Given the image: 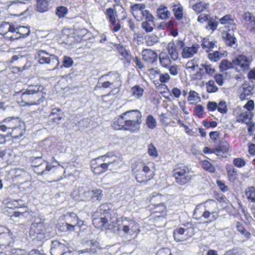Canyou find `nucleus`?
I'll return each mask as SVG.
<instances>
[{
    "instance_id": "f257e3e1",
    "label": "nucleus",
    "mask_w": 255,
    "mask_h": 255,
    "mask_svg": "<svg viewBox=\"0 0 255 255\" xmlns=\"http://www.w3.org/2000/svg\"><path fill=\"white\" fill-rule=\"evenodd\" d=\"M132 171L138 182L147 181L154 175L155 164L152 162H138L134 164Z\"/></svg>"
},
{
    "instance_id": "f03ea898",
    "label": "nucleus",
    "mask_w": 255,
    "mask_h": 255,
    "mask_svg": "<svg viewBox=\"0 0 255 255\" xmlns=\"http://www.w3.org/2000/svg\"><path fill=\"white\" fill-rule=\"evenodd\" d=\"M175 182L180 185H185L191 178L190 169L186 166L179 164L174 166L172 171Z\"/></svg>"
},
{
    "instance_id": "7ed1b4c3",
    "label": "nucleus",
    "mask_w": 255,
    "mask_h": 255,
    "mask_svg": "<svg viewBox=\"0 0 255 255\" xmlns=\"http://www.w3.org/2000/svg\"><path fill=\"white\" fill-rule=\"evenodd\" d=\"M38 61L40 64H49L51 66V69L54 70L57 68L59 65L58 57L54 54H50L45 50H39L37 52Z\"/></svg>"
},
{
    "instance_id": "20e7f679",
    "label": "nucleus",
    "mask_w": 255,
    "mask_h": 255,
    "mask_svg": "<svg viewBox=\"0 0 255 255\" xmlns=\"http://www.w3.org/2000/svg\"><path fill=\"white\" fill-rule=\"evenodd\" d=\"M132 15L137 21H141L145 19L149 20L152 18V15L148 10L145 9V5L143 3H136L130 6Z\"/></svg>"
},
{
    "instance_id": "39448f33",
    "label": "nucleus",
    "mask_w": 255,
    "mask_h": 255,
    "mask_svg": "<svg viewBox=\"0 0 255 255\" xmlns=\"http://www.w3.org/2000/svg\"><path fill=\"white\" fill-rule=\"evenodd\" d=\"M99 160H103L110 170L116 169L119 167L122 163V160L120 157L117 156L113 152H109L107 154L98 157Z\"/></svg>"
},
{
    "instance_id": "423d86ee",
    "label": "nucleus",
    "mask_w": 255,
    "mask_h": 255,
    "mask_svg": "<svg viewBox=\"0 0 255 255\" xmlns=\"http://www.w3.org/2000/svg\"><path fill=\"white\" fill-rule=\"evenodd\" d=\"M15 120H8L5 121L4 124L0 126V130L3 132H7L10 134L12 137L15 138L21 137L22 135L21 129L14 125Z\"/></svg>"
},
{
    "instance_id": "0eeeda50",
    "label": "nucleus",
    "mask_w": 255,
    "mask_h": 255,
    "mask_svg": "<svg viewBox=\"0 0 255 255\" xmlns=\"http://www.w3.org/2000/svg\"><path fill=\"white\" fill-rule=\"evenodd\" d=\"M46 227L43 223H33L30 227L29 235L32 239L42 240L45 238Z\"/></svg>"
},
{
    "instance_id": "6e6552de",
    "label": "nucleus",
    "mask_w": 255,
    "mask_h": 255,
    "mask_svg": "<svg viewBox=\"0 0 255 255\" xmlns=\"http://www.w3.org/2000/svg\"><path fill=\"white\" fill-rule=\"evenodd\" d=\"M122 230L126 235L136 237L140 230L139 225L133 220L123 221Z\"/></svg>"
},
{
    "instance_id": "1a4fd4ad",
    "label": "nucleus",
    "mask_w": 255,
    "mask_h": 255,
    "mask_svg": "<svg viewBox=\"0 0 255 255\" xmlns=\"http://www.w3.org/2000/svg\"><path fill=\"white\" fill-rule=\"evenodd\" d=\"M38 88L34 87V86H29L27 89L23 92L21 95V103H23V106L35 105V103L33 102L34 92L37 91Z\"/></svg>"
},
{
    "instance_id": "9d476101",
    "label": "nucleus",
    "mask_w": 255,
    "mask_h": 255,
    "mask_svg": "<svg viewBox=\"0 0 255 255\" xmlns=\"http://www.w3.org/2000/svg\"><path fill=\"white\" fill-rule=\"evenodd\" d=\"M193 233V229L192 228L184 229L179 228L174 231L173 236L175 240L177 242H182L187 240L190 237Z\"/></svg>"
},
{
    "instance_id": "9b49d317",
    "label": "nucleus",
    "mask_w": 255,
    "mask_h": 255,
    "mask_svg": "<svg viewBox=\"0 0 255 255\" xmlns=\"http://www.w3.org/2000/svg\"><path fill=\"white\" fill-rule=\"evenodd\" d=\"M12 241L11 232L8 229L0 226V245L5 247L8 246Z\"/></svg>"
},
{
    "instance_id": "f8f14e48",
    "label": "nucleus",
    "mask_w": 255,
    "mask_h": 255,
    "mask_svg": "<svg viewBox=\"0 0 255 255\" xmlns=\"http://www.w3.org/2000/svg\"><path fill=\"white\" fill-rule=\"evenodd\" d=\"M233 65L237 71H244L249 68V61L246 56L239 55L233 60Z\"/></svg>"
},
{
    "instance_id": "ddd939ff",
    "label": "nucleus",
    "mask_w": 255,
    "mask_h": 255,
    "mask_svg": "<svg viewBox=\"0 0 255 255\" xmlns=\"http://www.w3.org/2000/svg\"><path fill=\"white\" fill-rule=\"evenodd\" d=\"M30 29L27 26H19L18 27H14V30H13L12 34L11 33H8L6 35L8 39L15 40L17 39L20 37L27 36L30 33Z\"/></svg>"
},
{
    "instance_id": "4468645a",
    "label": "nucleus",
    "mask_w": 255,
    "mask_h": 255,
    "mask_svg": "<svg viewBox=\"0 0 255 255\" xmlns=\"http://www.w3.org/2000/svg\"><path fill=\"white\" fill-rule=\"evenodd\" d=\"M91 167L93 172L96 174H102L107 170H109L104 162L103 160H99L98 157L92 160Z\"/></svg>"
},
{
    "instance_id": "2eb2a0df",
    "label": "nucleus",
    "mask_w": 255,
    "mask_h": 255,
    "mask_svg": "<svg viewBox=\"0 0 255 255\" xmlns=\"http://www.w3.org/2000/svg\"><path fill=\"white\" fill-rule=\"evenodd\" d=\"M162 196L160 194H157L155 196H153L151 199V202L152 203L154 204L155 207L154 208V213H161L159 216H164L166 214V208L165 205L163 203H160L155 204V202L156 201L161 200Z\"/></svg>"
},
{
    "instance_id": "dca6fc26",
    "label": "nucleus",
    "mask_w": 255,
    "mask_h": 255,
    "mask_svg": "<svg viewBox=\"0 0 255 255\" xmlns=\"http://www.w3.org/2000/svg\"><path fill=\"white\" fill-rule=\"evenodd\" d=\"M142 59L147 63L154 64L156 63L158 58L157 53L150 49H144L141 52Z\"/></svg>"
},
{
    "instance_id": "f3484780",
    "label": "nucleus",
    "mask_w": 255,
    "mask_h": 255,
    "mask_svg": "<svg viewBox=\"0 0 255 255\" xmlns=\"http://www.w3.org/2000/svg\"><path fill=\"white\" fill-rule=\"evenodd\" d=\"M65 245L55 240L52 242L51 248V254L52 255H63L66 252Z\"/></svg>"
},
{
    "instance_id": "a211bd4d",
    "label": "nucleus",
    "mask_w": 255,
    "mask_h": 255,
    "mask_svg": "<svg viewBox=\"0 0 255 255\" xmlns=\"http://www.w3.org/2000/svg\"><path fill=\"white\" fill-rule=\"evenodd\" d=\"M123 114L126 120L137 121L138 123H142V115L137 110L128 111L124 113Z\"/></svg>"
},
{
    "instance_id": "6ab92c4d",
    "label": "nucleus",
    "mask_w": 255,
    "mask_h": 255,
    "mask_svg": "<svg viewBox=\"0 0 255 255\" xmlns=\"http://www.w3.org/2000/svg\"><path fill=\"white\" fill-rule=\"evenodd\" d=\"M199 48L200 46L197 43L193 44L191 47H185L182 50V57L183 58H191L198 53Z\"/></svg>"
},
{
    "instance_id": "aec40b11",
    "label": "nucleus",
    "mask_w": 255,
    "mask_h": 255,
    "mask_svg": "<svg viewBox=\"0 0 255 255\" xmlns=\"http://www.w3.org/2000/svg\"><path fill=\"white\" fill-rule=\"evenodd\" d=\"M34 87L38 88V90L34 92L33 102L35 103V105H38L44 101L46 92L45 89L42 86L34 85Z\"/></svg>"
},
{
    "instance_id": "412c9836",
    "label": "nucleus",
    "mask_w": 255,
    "mask_h": 255,
    "mask_svg": "<svg viewBox=\"0 0 255 255\" xmlns=\"http://www.w3.org/2000/svg\"><path fill=\"white\" fill-rule=\"evenodd\" d=\"M217 206V203L214 200H209L206 202L205 208L206 210L203 213L201 218L203 217L205 219H208L211 214L215 212V208Z\"/></svg>"
},
{
    "instance_id": "4be33fe9",
    "label": "nucleus",
    "mask_w": 255,
    "mask_h": 255,
    "mask_svg": "<svg viewBox=\"0 0 255 255\" xmlns=\"http://www.w3.org/2000/svg\"><path fill=\"white\" fill-rule=\"evenodd\" d=\"M107 80L114 86V89L118 88L122 85L121 78L118 73H110L107 75Z\"/></svg>"
},
{
    "instance_id": "5701e85b",
    "label": "nucleus",
    "mask_w": 255,
    "mask_h": 255,
    "mask_svg": "<svg viewBox=\"0 0 255 255\" xmlns=\"http://www.w3.org/2000/svg\"><path fill=\"white\" fill-rule=\"evenodd\" d=\"M141 123H138L137 121L131 120H126L125 125V130L129 131L131 132L136 133L140 129V125Z\"/></svg>"
},
{
    "instance_id": "b1692460",
    "label": "nucleus",
    "mask_w": 255,
    "mask_h": 255,
    "mask_svg": "<svg viewBox=\"0 0 255 255\" xmlns=\"http://www.w3.org/2000/svg\"><path fill=\"white\" fill-rule=\"evenodd\" d=\"M201 45L207 52H209L215 48L217 47V41H210L209 39L205 38L203 39Z\"/></svg>"
},
{
    "instance_id": "393cba45",
    "label": "nucleus",
    "mask_w": 255,
    "mask_h": 255,
    "mask_svg": "<svg viewBox=\"0 0 255 255\" xmlns=\"http://www.w3.org/2000/svg\"><path fill=\"white\" fill-rule=\"evenodd\" d=\"M62 117L63 114L61 112V110L59 108L52 109L51 113L50 115V118L54 123L59 124Z\"/></svg>"
},
{
    "instance_id": "a878e982",
    "label": "nucleus",
    "mask_w": 255,
    "mask_h": 255,
    "mask_svg": "<svg viewBox=\"0 0 255 255\" xmlns=\"http://www.w3.org/2000/svg\"><path fill=\"white\" fill-rule=\"evenodd\" d=\"M126 124V119L123 113L117 119H115L113 124V128L117 130H125V125Z\"/></svg>"
},
{
    "instance_id": "bb28decb",
    "label": "nucleus",
    "mask_w": 255,
    "mask_h": 255,
    "mask_svg": "<svg viewBox=\"0 0 255 255\" xmlns=\"http://www.w3.org/2000/svg\"><path fill=\"white\" fill-rule=\"evenodd\" d=\"M14 30V27L8 22H4L0 25V33L3 34L5 38L8 39L7 35L8 33L12 34L13 30Z\"/></svg>"
},
{
    "instance_id": "cd10ccee",
    "label": "nucleus",
    "mask_w": 255,
    "mask_h": 255,
    "mask_svg": "<svg viewBox=\"0 0 255 255\" xmlns=\"http://www.w3.org/2000/svg\"><path fill=\"white\" fill-rule=\"evenodd\" d=\"M36 167L34 169V171L37 174H44L46 173V171H49L51 170V167L48 163L44 161L40 165H35Z\"/></svg>"
},
{
    "instance_id": "c85d7f7f",
    "label": "nucleus",
    "mask_w": 255,
    "mask_h": 255,
    "mask_svg": "<svg viewBox=\"0 0 255 255\" xmlns=\"http://www.w3.org/2000/svg\"><path fill=\"white\" fill-rule=\"evenodd\" d=\"M167 49L171 58L173 60H176L178 58V52L175 48V43L172 41L168 43Z\"/></svg>"
},
{
    "instance_id": "c756f323",
    "label": "nucleus",
    "mask_w": 255,
    "mask_h": 255,
    "mask_svg": "<svg viewBox=\"0 0 255 255\" xmlns=\"http://www.w3.org/2000/svg\"><path fill=\"white\" fill-rule=\"evenodd\" d=\"M93 224L97 228H106L108 226V219L106 217L95 218L93 220Z\"/></svg>"
},
{
    "instance_id": "7c9ffc66",
    "label": "nucleus",
    "mask_w": 255,
    "mask_h": 255,
    "mask_svg": "<svg viewBox=\"0 0 255 255\" xmlns=\"http://www.w3.org/2000/svg\"><path fill=\"white\" fill-rule=\"evenodd\" d=\"M156 13L158 17L161 19L168 18L170 15L167 8L164 5H160L157 9Z\"/></svg>"
},
{
    "instance_id": "2f4dec72",
    "label": "nucleus",
    "mask_w": 255,
    "mask_h": 255,
    "mask_svg": "<svg viewBox=\"0 0 255 255\" xmlns=\"http://www.w3.org/2000/svg\"><path fill=\"white\" fill-rule=\"evenodd\" d=\"M50 0H37V10L39 12H44L48 9Z\"/></svg>"
},
{
    "instance_id": "473e14b6",
    "label": "nucleus",
    "mask_w": 255,
    "mask_h": 255,
    "mask_svg": "<svg viewBox=\"0 0 255 255\" xmlns=\"http://www.w3.org/2000/svg\"><path fill=\"white\" fill-rule=\"evenodd\" d=\"M159 59L161 65L164 67H168L171 64V60L165 52H161L159 55Z\"/></svg>"
},
{
    "instance_id": "72a5a7b5",
    "label": "nucleus",
    "mask_w": 255,
    "mask_h": 255,
    "mask_svg": "<svg viewBox=\"0 0 255 255\" xmlns=\"http://www.w3.org/2000/svg\"><path fill=\"white\" fill-rule=\"evenodd\" d=\"M251 120V115L249 111L242 112L237 117V121L239 123L248 124Z\"/></svg>"
},
{
    "instance_id": "f704fd0d",
    "label": "nucleus",
    "mask_w": 255,
    "mask_h": 255,
    "mask_svg": "<svg viewBox=\"0 0 255 255\" xmlns=\"http://www.w3.org/2000/svg\"><path fill=\"white\" fill-rule=\"evenodd\" d=\"M199 60L197 58H194L189 60L185 65V68L187 70L190 71H195L199 66Z\"/></svg>"
},
{
    "instance_id": "c9c22d12",
    "label": "nucleus",
    "mask_w": 255,
    "mask_h": 255,
    "mask_svg": "<svg viewBox=\"0 0 255 255\" xmlns=\"http://www.w3.org/2000/svg\"><path fill=\"white\" fill-rule=\"evenodd\" d=\"M105 13L108 21L112 24H115L117 17L115 10L112 8H109L106 9Z\"/></svg>"
},
{
    "instance_id": "e433bc0d",
    "label": "nucleus",
    "mask_w": 255,
    "mask_h": 255,
    "mask_svg": "<svg viewBox=\"0 0 255 255\" xmlns=\"http://www.w3.org/2000/svg\"><path fill=\"white\" fill-rule=\"evenodd\" d=\"M143 89L138 85L133 86L130 90L131 95L135 99L140 98L143 96Z\"/></svg>"
},
{
    "instance_id": "4c0bfd02",
    "label": "nucleus",
    "mask_w": 255,
    "mask_h": 255,
    "mask_svg": "<svg viewBox=\"0 0 255 255\" xmlns=\"http://www.w3.org/2000/svg\"><path fill=\"white\" fill-rule=\"evenodd\" d=\"M200 97L198 93L194 91H190L189 92L188 101L191 104H195L200 101Z\"/></svg>"
},
{
    "instance_id": "58836bf2",
    "label": "nucleus",
    "mask_w": 255,
    "mask_h": 255,
    "mask_svg": "<svg viewBox=\"0 0 255 255\" xmlns=\"http://www.w3.org/2000/svg\"><path fill=\"white\" fill-rule=\"evenodd\" d=\"M153 20L154 17L152 16V18L150 21L149 20H146L142 23L141 27L146 32H149L153 30L154 26Z\"/></svg>"
},
{
    "instance_id": "ea45409f",
    "label": "nucleus",
    "mask_w": 255,
    "mask_h": 255,
    "mask_svg": "<svg viewBox=\"0 0 255 255\" xmlns=\"http://www.w3.org/2000/svg\"><path fill=\"white\" fill-rule=\"evenodd\" d=\"M145 124L148 128L153 129L156 127V120L152 115H149L146 117Z\"/></svg>"
},
{
    "instance_id": "a19ab883",
    "label": "nucleus",
    "mask_w": 255,
    "mask_h": 255,
    "mask_svg": "<svg viewBox=\"0 0 255 255\" xmlns=\"http://www.w3.org/2000/svg\"><path fill=\"white\" fill-rule=\"evenodd\" d=\"M242 17L245 21V24L247 27L255 20V16L249 12H245L243 14Z\"/></svg>"
},
{
    "instance_id": "79ce46f5",
    "label": "nucleus",
    "mask_w": 255,
    "mask_h": 255,
    "mask_svg": "<svg viewBox=\"0 0 255 255\" xmlns=\"http://www.w3.org/2000/svg\"><path fill=\"white\" fill-rule=\"evenodd\" d=\"M228 151V147L226 145H221L215 148V154L218 156H226Z\"/></svg>"
},
{
    "instance_id": "37998d69",
    "label": "nucleus",
    "mask_w": 255,
    "mask_h": 255,
    "mask_svg": "<svg viewBox=\"0 0 255 255\" xmlns=\"http://www.w3.org/2000/svg\"><path fill=\"white\" fill-rule=\"evenodd\" d=\"M73 216L71 215L72 217H74L75 219V223H73L74 225H71L69 223H66V226L67 228L69 231H73L74 230L75 226H81L83 225V221L79 219L76 215L73 214Z\"/></svg>"
},
{
    "instance_id": "c03bdc74",
    "label": "nucleus",
    "mask_w": 255,
    "mask_h": 255,
    "mask_svg": "<svg viewBox=\"0 0 255 255\" xmlns=\"http://www.w3.org/2000/svg\"><path fill=\"white\" fill-rule=\"evenodd\" d=\"M208 58L210 60L213 62H217L221 58L223 55L218 51L213 52H208Z\"/></svg>"
},
{
    "instance_id": "a18cd8bd",
    "label": "nucleus",
    "mask_w": 255,
    "mask_h": 255,
    "mask_svg": "<svg viewBox=\"0 0 255 255\" xmlns=\"http://www.w3.org/2000/svg\"><path fill=\"white\" fill-rule=\"evenodd\" d=\"M246 196L252 202H255V189L253 187L248 188L246 190Z\"/></svg>"
},
{
    "instance_id": "49530a36",
    "label": "nucleus",
    "mask_w": 255,
    "mask_h": 255,
    "mask_svg": "<svg viewBox=\"0 0 255 255\" xmlns=\"http://www.w3.org/2000/svg\"><path fill=\"white\" fill-rule=\"evenodd\" d=\"M206 85L207 91L208 93H215L218 90L214 80H209Z\"/></svg>"
},
{
    "instance_id": "de8ad7c7",
    "label": "nucleus",
    "mask_w": 255,
    "mask_h": 255,
    "mask_svg": "<svg viewBox=\"0 0 255 255\" xmlns=\"http://www.w3.org/2000/svg\"><path fill=\"white\" fill-rule=\"evenodd\" d=\"M207 4L203 2L197 3L192 5L193 9L197 13L203 11L204 9H206Z\"/></svg>"
},
{
    "instance_id": "09e8293b",
    "label": "nucleus",
    "mask_w": 255,
    "mask_h": 255,
    "mask_svg": "<svg viewBox=\"0 0 255 255\" xmlns=\"http://www.w3.org/2000/svg\"><path fill=\"white\" fill-rule=\"evenodd\" d=\"M173 11L175 17L179 20L183 16V8L181 5H176L173 7Z\"/></svg>"
},
{
    "instance_id": "8fccbe9b",
    "label": "nucleus",
    "mask_w": 255,
    "mask_h": 255,
    "mask_svg": "<svg viewBox=\"0 0 255 255\" xmlns=\"http://www.w3.org/2000/svg\"><path fill=\"white\" fill-rule=\"evenodd\" d=\"M202 167L206 170L210 172L214 173L215 171V168L209 161L207 160L202 161L201 162Z\"/></svg>"
},
{
    "instance_id": "3c124183",
    "label": "nucleus",
    "mask_w": 255,
    "mask_h": 255,
    "mask_svg": "<svg viewBox=\"0 0 255 255\" xmlns=\"http://www.w3.org/2000/svg\"><path fill=\"white\" fill-rule=\"evenodd\" d=\"M220 67L222 70L224 71L231 68H234L233 65V60L232 62L229 61L227 60H223L221 61Z\"/></svg>"
},
{
    "instance_id": "603ef678",
    "label": "nucleus",
    "mask_w": 255,
    "mask_h": 255,
    "mask_svg": "<svg viewBox=\"0 0 255 255\" xmlns=\"http://www.w3.org/2000/svg\"><path fill=\"white\" fill-rule=\"evenodd\" d=\"M228 177L229 180L234 181L237 177V173L236 169L229 168L227 169Z\"/></svg>"
},
{
    "instance_id": "864d4df0",
    "label": "nucleus",
    "mask_w": 255,
    "mask_h": 255,
    "mask_svg": "<svg viewBox=\"0 0 255 255\" xmlns=\"http://www.w3.org/2000/svg\"><path fill=\"white\" fill-rule=\"evenodd\" d=\"M201 66L205 70L206 73L210 76L213 75L215 73V69L210 64H202Z\"/></svg>"
},
{
    "instance_id": "5fc2aeb1",
    "label": "nucleus",
    "mask_w": 255,
    "mask_h": 255,
    "mask_svg": "<svg viewBox=\"0 0 255 255\" xmlns=\"http://www.w3.org/2000/svg\"><path fill=\"white\" fill-rule=\"evenodd\" d=\"M67 8L65 6H60L57 8L56 13L59 18L64 17L67 13Z\"/></svg>"
},
{
    "instance_id": "6e6d98bb",
    "label": "nucleus",
    "mask_w": 255,
    "mask_h": 255,
    "mask_svg": "<svg viewBox=\"0 0 255 255\" xmlns=\"http://www.w3.org/2000/svg\"><path fill=\"white\" fill-rule=\"evenodd\" d=\"M74 61L72 58L64 56L63 57V66L66 68H70L72 66Z\"/></svg>"
},
{
    "instance_id": "4d7b16f0",
    "label": "nucleus",
    "mask_w": 255,
    "mask_h": 255,
    "mask_svg": "<svg viewBox=\"0 0 255 255\" xmlns=\"http://www.w3.org/2000/svg\"><path fill=\"white\" fill-rule=\"evenodd\" d=\"M217 109L218 111L222 114L226 113L228 110L226 103L224 101L220 102L219 104L217 105Z\"/></svg>"
},
{
    "instance_id": "13d9d810",
    "label": "nucleus",
    "mask_w": 255,
    "mask_h": 255,
    "mask_svg": "<svg viewBox=\"0 0 255 255\" xmlns=\"http://www.w3.org/2000/svg\"><path fill=\"white\" fill-rule=\"evenodd\" d=\"M110 204L105 203L101 205L99 208V211L100 214H108L110 211Z\"/></svg>"
},
{
    "instance_id": "bf43d9fd",
    "label": "nucleus",
    "mask_w": 255,
    "mask_h": 255,
    "mask_svg": "<svg viewBox=\"0 0 255 255\" xmlns=\"http://www.w3.org/2000/svg\"><path fill=\"white\" fill-rule=\"evenodd\" d=\"M146 41L148 45H152L159 41V38L154 35H149L147 36Z\"/></svg>"
},
{
    "instance_id": "052dcab7",
    "label": "nucleus",
    "mask_w": 255,
    "mask_h": 255,
    "mask_svg": "<svg viewBox=\"0 0 255 255\" xmlns=\"http://www.w3.org/2000/svg\"><path fill=\"white\" fill-rule=\"evenodd\" d=\"M220 22L222 24L232 23L233 20L229 15H226L220 19Z\"/></svg>"
},
{
    "instance_id": "680f3d73",
    "label": "nucleus",
    "mask_w": 255,
    "mask_h": 255,
    "mask_svg": "<svg viewBox=\"0 0 255 255\" xmlns=\"http://www.w3.org/2000/svg\"><path fill=\"white\" fill-rule=\"evenodd\" d=\"M233 163L236 166L241 168L245 165L246 162L243 158H237L234 159Z\"/></svg>"
},
{
    "instance_id": "e2e57ef3",
    "label": "nucleus",
    "mask_w": 255,
    "mask_h": 255,
    "mask_svg": "<svg viewBox=\"0 0 255 255\" xmlns=\"http://www.w3.org/2000/svg\"><path fill=\"white\" fill-rule=\"evenodd\" d=\"M218 26V22L213 20L210 19L208 22L207 26H206L207 28H209L212 31H214L216 30Z\"/></svg>"
},
{
    "instance_id": "0e129e2a",
    "label": "nucleus",
    "mask_w": 255,
    "mask_h": 255,
    "mask_svg": "<svg viewBox=\"0 0 255 255\" xmlns=\"http://www.w3.org/2000/svg\"><path fill=\"white\" fill-rule=\"evenodd\" d=\"M148 153L150 156L156 157L158 155L157 151L152 144H150L148 148Z\"/></svg>"
},
{
    "instance_id": "69168bd1",
    "label": "nucleus",
    "mask_w": 255,
    "mask_h": 255,
    "mask_svg": "<svg viewBox=\"0 0 255 255\" xmlns=\"http://www.w3.org/2000/svg\"><path fill=\"white\" fill-rule=\"evenodd\" d=\"M92 198H96L98 200L102 197V191L101 189H97L91 191Z\"/></svg>"
},
{
    "instance_id": "338daca9",
    "label": "nucleus",
    "mask_w": 255,
    "mask_h": 255,
    "mask_svg": "<svg viewBox=\"0 0 255 255\" xmlns=\"http://www.w3.org/2000/svg\"><path fill=\"white\" fill-rule=\"evenodd\" d=\"M170 79L169 75L167 73L159 74V80L161 83H167Z\"/></svg>"
},
{
    "instance_id": "774afa93",
    "label": "nucleus",
    "mask_w": 255,
    "mask_h": 255,
    "mask_svg": "<svg viewBox=\"0 0 255 255\" xmlns=\"http://www.w3.org/2000/svg\"><path fill=\"white\" fill-rule=\"evenodd\" d=\"M157 255H172L170 250L165 248L160 249L157 253Z\"/></svg>"
}]
</instances>
